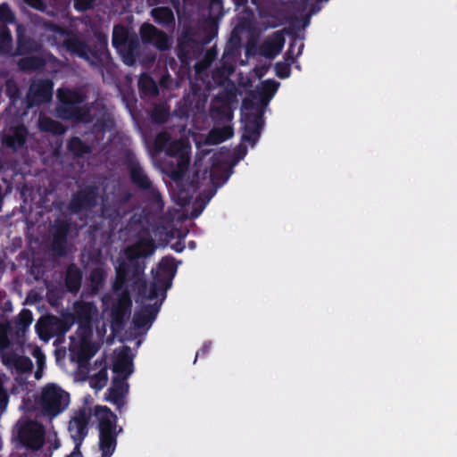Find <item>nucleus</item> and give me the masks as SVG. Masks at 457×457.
Instances as JSON below:
<instances>
[{"label": "nucleus", "mask_w": 457, "mask_h": 457, "mask_svg": "<svg viewBox=\"0 0 457 457\" xmlns=\"http://www.w3.org/2000/svg\"><path fill=\"white\" fill-rule=\"evenodd\" d=\"M132 57L130 56H127V57H124V62L127 63V64H130L132 62Z\"/></svg>", "instance_id": "79ce46f5"}, {"label": "nucleus", "mask_w": 457, "mask_h": 457, "mask_svg": "<svg viewBox=\"0 0 457 457\" xmlns=\"http://www.w3.org/2000/svg\"><path fill=\"white\" fill-rule=\"evenodd\" d=\"M70 403L69 394L54 384L42 389L40 406L50 417H55L67 409Z\"/></svg>", "instance_id": "20e7f679"}, {"label": "nucleus", "mask_w": 457, "mask_h": 457, "mask_svg": "<svg viewBox=\"0 0 457 457\" xmlns=\"http://www.w3.org/2000/svg\"><path fill=\"white\" fill-rule=\"evenodd\" d=\"M91 410L84 408L74 414L69 424V432L75 442L74 451L67 457H82L79 450L81 441L87 434V425Z\"/></svg>", "instance_id": "39448f33"}, {"label": "nucleus", "mask_w": 457, "mask_h": 457, "mask_svg": "<svg viewBox=\"0 0 457 457\" xmlns=\"http://www.w3.org/2000/svg\"><path fill=\"white\" fill-rule=\"evenodd\" d=\"M53 85L49 81L33 83L29 88V98L33 104L47 102L52 96Z\"/></svg>", "instance_id": "ddd939ff"}, {"label": "nucleus", "mask_w": 457, "mask_h": 457, "mask_svg": "<svg viewBox=\"0 0 457 457\" xmlns=\"http://www.w3.org/2000/svg\"><path fill=\"white\" fill-rule=\"evenodd\" d=\"M33 355L35 357V359L37 360V366H38V370L36 371L35 373V377L37 379H40L41 378V369L44 365V361H45V355L42 353V352L38 349V348H36L33 350Z\"/></svg>", "instance_id": "393cba45"}, {"label": "nucleus", "mask_w": 457, "mask_h": 457, "mask_svg": "<svg viewBox=\"0 0 457 457\" xmlns=\"http://www.w3.org/2000/svg\"><path fill=\"white\" fill-rule=\"evenodd\" d=\"M90 5V0H75V8L82 11Z\"/></svg>", "instance_id": "c9c22d12"}, {"label": "nucleus", "mask_w": 457, "mask_h": 457, "mask_svg": "<svg viewBox=\"0 0 457 457\" xmlns=\"http://www.w3.org/2000/svg\"><path fill=\"white\" fill-rule=\"evenodd\" d=\"M139 86L143 89L149 91L150 94H155L156 92L154 82L146 76L140 78Z\"/></svg>", "instance_id": "bb28decb"}, {"label": "nucleus", "mask_w": 457, "mask_h": 457, "mask_svg": "<svg viewBox=\"0 0 457 457\" xmlns=\"http://www.w3.org/2000/svg\"><path fill=\"white\" fill-rule=\"evenodd\" d=\"M33 320L32 314L29 311L24 310L19 316V326L22 333L24 329L31 324Z\"/></svg>", "instance_id": "b1692460"}, {"label": "nucleus", "mask_w": 457, "mask_h": 457, "mask_svg": "<svg viewBox=\"0 0 457 457\" xmlns=\"http://www.w3.org/2000/svg\"><path fill=\"white\" fill-rule=\"evenodd\" d=\"M104 277V272L102 270L98 269L92 272L90 276L91 286L93 290H97Z\"/></svg>", "instance_id": "a878e982"}, {"label": "nucleus", "mask_w": 457, "mask_h": 457, "mask_svg": "<svg viewBox=\"0 0 457 457\" xmlns=\"http://www.w3.org/2000/svg\"><path fill=\"white\" fill-rule=\"evenodd\" d=\"M26 2L28 4L36 9H40L43 6L41 0H26Z\"/></svg>", "instance_id": "e433bc0d"}, {"label": "nucleus", "mask_w": 457, "mask_h": 457, "mask_svg": "<svg viewBox=\"0 0 457 457\" xmlns=\"http://www.w3.org/2000/svg\"><path fill=\"white\" fill-rule=\"evenodd\" d=\"M222 112H224L227 120H229L232 119V110L229 106H226Z\"/></svg>", "instance_id": "58836bf2"}, {"label": "nucleus", "mask_w": 457, "mask_h": 457, "mask_svg": "<svg viewBox=\"0 0 457 457\" xmlns=\"http://www.w3.org/2000/svg\"><path fill=\"white\" fill-rule=\"evenodd\" d=\"M7 345V337L4 333H0V347L4 348Z\"/></svg>", "instance_id": "4c0bfd02"}, {"label": "nucleus", "mask_w": 457, "mask_h": 457, "mask_svg": "<svg viewBox=\"0 0 457 457\" xmlns=\"http://www.w3.org/2000/svg\"><path fill=\"white\" fill-rule=\"evenodd\" d=\"M259 131L255 129L253 131H250V129L246 127L245 133L243 134V139L245 141H248L252 145H254L256 140L258 139Z\"/></svg>", "instance_id": "cd10ccee"}, {"label": "nucleus", "mask_w": 457, "mask_h": 457, "mask_svg": "<svg viewBox=\"0 0 457 457\" xmlns=\"http://www.w3.org/2000/svg\"><path fill=\"white\" fill-rule=\"evenodd\" d=\"M278 88V84L274 81L267 80L263 81L261 85L260 94L261 101L262 104H267L268 102L274 96Z\"/></svg>", "instance_id": "6ab92c4d"}, {"label": "nucleus", "mask_w": 457, "mask_h": 457, "mask_svg": "<svg viewBox=\"0 0 457 457\" xmlns=\"http://www.w3.org/2000/svg\"><path fill=\"white\" fill-rule=\"evenodd\" d=\"M131 178L140 187H146L149 185L148 179L140 167L133 166L131 168Z\"/></svg>", "instance_id": "5701e85b"}, {"label": "nucleus", "mask_w": 457, "mask_h": 457, "mask_svg": "<svg viewBox=\"0 0 457 457\" xmlns=\"http://www.w3.org/2000/svg\"><path fill=\"white\" fill-rule=\"evenodd\" d=\"M317 1L318 0H305V7H304V9L312 11L313 4L316 3Z\"/></svg>", "instance_id": "ea45409f"}, {"label": "nucleus", "mask_w": 457, "mask_h": 457, "mask_svg": "<svg viewBox=\"0 0 457 457\" xmlns=\"http://www.w3.org/2000/svg\"><path fill=\"white\" fill-rule=\"evenodd\" d=\"M20 441L28 448L38 450L45 442L43 427L34 421L24 422L18 426Z\"/></svg>", "instance_id": "423d86ee"}, {"label": "nucleus", "mask_w": 457, "mask_h": 457, "mask_svg": "<svg viewBox=\"0 0 457 457\" xmlns=\"http://www.w3.org/2000/svg\"><path fill=\"white\" fill-rule=\"evenodd\" d=\"M162 137H166V136L165 135L160 136L158 140H161Z\"/></svg>", "instance_id": "c03bdc74"}, {"label": "nucleus", "mask_w": 457, "mask_h": 457, "mask_svg": "<svg viewBox=\"0 0 457 457\" xmlns=\"http://www.w3.org/2000/svg\"><path fill=\"white\" fill-rule=\"evenodd\" d=\"M237 5H242L244 4L246 0H234Z\"/></svg>", "instance_id": "37998d69"}, {"label": "nucleus", "mask_w": 457, "mask_h": 457, "mask_svg": "<svg viewBox=\"0 0 457 457\" xmlns=\"http://www.w3.org/2000/svg\"><path fill=\"white\" fill-rule=\"evenodd\" d=\"M80 275L76 268L68 270L66 284L70 291H77L79 287Z\"/></svg>", "instance_id": "412c9836"}, {"label": "nucleus", "mask_w": 457, "mask_h": 457, "mask_svg": "<svg viewBox=\"0 0 457 457\" xmlns=\"http://www.w3.org/2000/svg\"><path fill=\"white\" fill-rule=\"evenodd\" d=\"M174 200L181 206H186L188 204V194L186 191H179L173 195Z\"/></svg>", "instance_id": "473e14b6"}, {"label": "nucleus", "mask_w": 457, "mask_h": 457, "mask_svg": "<svg viewBox=\"0 0 457 457\" xmlns=\"http://www.w3.org/2000/svg\"><path fill=\"white\" fill-rule=\"evenodd\" d=\"M154 251L153 240L149 237H140L134 245L128 248L127 258L132 263L135 259L145 257Z\"/></svg>", "instance_id": "9b49d317"}, {"label": "nucleus", "mask_w": 457, "mask_h": 457, "mask_svg": "<svg viewBox=\"0 0 457 457\" xmlns=\"http://www.w3.org/2000/svg\"><path fill=\"white\" fill-rule=\"evenodd\" d=\"M130 270L126 265H120L117 268V281L113 295L110 300L104 301V314L111 319V328L112 332L117 331L125 317L130 312L131 301L126 291L121 289L130 276Z\"/></svg>", "instance_id": "f03ea898"}, {"label": "nucleus", "mask_w": 457, "mask_h": 457, "mask_svg": "<svg viewBox=\"0 0 457 457\" xmlns=\"http://www.w3.org/2000/svg\"><path fill=\"white\" fill-rule=\"evenodd\" d=\"M39 128L41 130L51 131L56 134L64 132L62 125L45 116L39 119Z\"/></svg>", "instance_id": "aec40b11"}, {"label": "nucleus", "mask_w": 457, "mask_h": 457, "mask_svg": "<svg viewBox=\"0 0 457 457\" xmlns=\"http://www.w3.org/2000/svg\"><path fill=\"white\" fill-rule=\"evenodd\" d=\"M112 44L120 53H123L126 50L128 44V31L123 27L116 26L113 29Z\"/></svg>", "instance_id": "f3484780"}, {"label": "nucleus", "mask_w": 457, "mask_h": 457, "mask_svg": "<svg viewBox=\"0 0 457 457\" xmlns=\"http://www.w3.org/2000/svg\"><path fill=\"white\" fill-rule=\"evenodd\" d=\"M4 362L6 366L11 369H16L21 371H27L31 369L32 362L28 357L12 355V356H4Z\"/></svg>", "instance_id": "2eb2a0df"}, {"label": "nucleus", "mask_w": 457, "mask_h": 457, "mask_svg": "<svg viewBox=\"0 0 457 457\" xmlns=\"http://www.w3.org/2000/svg\"><path fill=\"white\" fill-rule=\"evenodd\" d=\"M74 312L79 328L71 341L72 359L79 364V372L83 376L87 375L90 386L96 390H101L108 380L106 365L96 362L93 368L87 370L86 364L96 353L99 341L106 334L105 321L103 318L97 317L96 307L89 303H77Z\"/></svg>", "instance_id": "f257e3e1"}, {"label": "nucleus", "mask_w": 457, "mask_h": 457, "mask_svg": "<svg viewBox=\"0 0 457 457\" xmlns=\"http://www.w3.org/2000/svg\"><path fill=\"white\" fill-rule=\"evenodd\" d=\"M11 41V34L8 30L5 29H3L1 30L0 34V48L3 51H5L6 47L9 46V43Z\"/></svg>", "instance_id": "c756f323"}, {"label": "nucleus", "mask_w": 457, "mask_h": 457, "mask_svg": "<svg viewBox=\"0 0 457 457\" xmlns=\"http://www.w3.org/2000/svg\"><path fill=\"white\" fill-rule=\"evenodd\" d=\"M153 319L154 318L148 311H145L142 313H136L134 316L135 328L138 331V333L148 329Z\"/></svg>", "instance_id": "a211bd4d"}, {"label": "nucleus", "mask_w": 457, "mask_h": 457, "mask_svg": "<svg viewBox=\"0 0 457 457\" xmlns=\"http://www.w3.org/2000/svg\"><path fill=\"white\" fill-rule=\"evenodd\" d=\"M153 17L159 22L169 23L173 20L172 12L168 8H156L152 11Z\"/></svg>", "instance_id": "4be33fe9"}, {"label": "nucleus", "mask_w": 457, "mask_h": 457, "mask_svg": "<svg viewBox=\"0 0 457 457\" xmlns=\"http://www.w3.org/2000/svg\"><path fill=\"white\" fill-rule=\"evenodd\" d=\"M277 75L282 79L287 78L289 76V68L287 64L278 63L276 66Z\"/></svg>", "instance_id": "72a5a7b5"}, {"label": "nucleus", "mask_w": 457, "mask_h": 457, "mask_svg": "<svg viewBox=\"0 0 457 457\" xmlns=\"http://www.w3.org/2000/svg\"><path fill=\"white\" fill-rule=\"evenodd\" d=\"M21 65L24 69H35L38 68L41 65V62H38L35 56L23 59L21 62Z\"/></svg>", "instance_id": "c85d7f7f"}, {"label": "nucleus", "mask_w": 457, "mask_h": 457, "mask_svg": "<svg viewBox=\"0 0 457 457\" xmlns=\"http://www.w3.org/2000/svg\"><path fill=\"white\" fill-rule=\"evenodd\" d=\"M26 130L23 127H17L10 129L5 135V143L13 148L21 147L25 141Z\"/></svg>", "instance_id": "dca6fc26"}, {"label": "nucleus", "mask_w": 457, "mask_h": 457, "mask_svg": "<svg viewBox=\"0 0 457 457\" xmlns=\"http://www.w3.org/2000/svg\"><path fill=\"white\" fill-rule=\"evenodd\" d=\"M277 41H278V42H277V46H278V50H277V52H279V51H280V49L282 48V45H283V44H282V41H281V38H280V37H277Z\"/></svg>", "instance_id": "a19ab883"}, {"label": "nucleus", "mask_w": 457, "mask_h": 457, "mask_svg": "<svg viewBox=\"0 0 457 457\" xmlns=\"http://www.w3.org/2000/svg\"><path fill=\"white\" fill-rule=\"evenodd\" d=\"M0 20L5 22H11L13 20V15L6 5L0 6Z\"/></svg>", "instance_id": "2f4dec72"}, {"label": "nucleus", "mask_w": 457, "mask_h": 457, "mask_svg": "<svg viewBox=\"0 0 457 457\" xmlns=\"http://www.w3.org/2000/svg\"><path fill=\"white\" fill-rule=\"evenodd\" d=\"M189 148L188 144L185 141L173 143L168 148L169 154L175 157L177 162V168L170 171V176L175 179L181 178L187 170Z\"/></svg>", "instance_id": "6e6552de"}, {"label": "nucleus", "mask_w": 457, "mask_h": 457, "mask_svg": "<svg viewBox=\"0 0 457 457\" xmlns=\"http://www.w3.org/2000/svg\"><path fill=\"white\" fill-rule=\"evenodd\" d=\"M18 33H19V35L21 34V28L20 27L18 28Z\"/></svg>", "instance_id": "a18cd8bd"}, {"label": "nucleus", "mask_w": 457, "mask_h": 457, "mask_svg": "<svg viewBox=\"0 0 457 457\" xmlns=\"http://www.w3.org/2000/svg\"><path fill=\"white\" fill-rule=\"evenodd\" d=\"M70 147L77 154L87 152V147L77 138L71 141Z\"/></svg>", "instance_id": "7c9ffc66"}, {"label": "nucleus", "mask_w": 457, "mask_h": 457, "mask_svg": "<svg viewBox=\"0 0 457 457\" xmlns=\"http://www.w3.org/2000/svg\"><path fill=\"white\" fill-rule=\"evenodd\" d=\"M232 136L233 130L229 125L223 126L222 128H215L210 132L206 138V143L209 145H217L230 138Z\"/></svg>", "instance_id": "4468645a"}, {"label": "nucleus", "mask_w": 457, "mask_h": 457, "mask_svg": "<svg viewBox=\"0 0 457 457\" xmlns=\"http://www.w3.org/2000/svg\"><path fill=\"white\" fill-rule=\"evenodd\" d=\"M112 371L115 377L106 399L117 405H121L128 393V384L125 380L133 372L132 355L129 348L123 347L115 352Z\"/></svg>", "instance_id": "7ed1b4c3"}, {"label": "nucleus", "mask_w": 457, "mask_h": 457, "mask_svg": "<svg viewBox=\"0 0 457 457\" xmlns=\"http://www.w3.org/2000/svg\"><path fill=\"white\" fill-rule=\"evenodd\" d=\"M58 96L62 103L63 111H61L60 115L64 119L76 118L78 120H84L83 114L80 112V108L76 106L82 100L81 96L69 89H61L58 92Z\"/></svg>", "instance_id": "0eeeda50"}, {"label": "nucleus", "mask_w": 457, "mask_h": 457, "mask_svg": "<svg viewBox=\"0 0 457 457\" xmlns=\"http://www.w3.org/2000/svg\"><path fill=\"white\" fill-rule=\"evenodd\" d=\"M141 36L143 40L153 43L160 49H165L170 45L167 37L149 24H144L141 27Z\"/></svg>", "instance_id": "f8f14e48"}, {"label": "nucleus", "mask_w": 457, "mask_h": 457, "mask_svg": "<svg viewBox=\"0 0 457 457\" xmlns=\"http://www.w3.org/2000/svg\"><path fill=\"white\" fill-rule=\"evenodd\" d=\"M68 328L59 322L55 317L41 319L37 324V330L41 339L48 341L54 334H62Z\"/></svg>", "instance_id": "9d476101"}, {"label": "nucleus", "mask_w": 457, "mask_h": 457, "mask_svg": "<svg viewBox=\"0 0 457 457\" xmlns=\"http://www.w3.org/2000/svg\"><path fill=\"white\" fill-rule=\"evenodd\" d=\"M141 270V268H137L135 271H133V276L135 277V284L138 287V288H145V284L140 278Z\"/></svg>", "instance_id": "f704fd0d"}, {"label": "nucleus", "mask_w": 457, "mask_h": 457, "mask_svg": "<svg viewBox=\"0 0 457 457\" xmlns=\"http://www.w3.org/2000/svg\"><path fill=\"white\" fill-rule=\"evenodd\" d=\"M176 270L174 261L170 258H163L156 270L154 289L150 293L149 298L157 296L156 288L162 287L174 276Z\"/></svg>", "instance_id": "1a4fd4ad"}]
</instances>
